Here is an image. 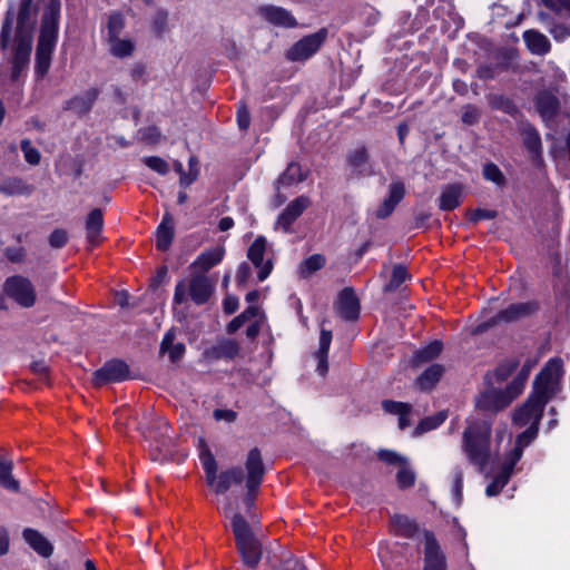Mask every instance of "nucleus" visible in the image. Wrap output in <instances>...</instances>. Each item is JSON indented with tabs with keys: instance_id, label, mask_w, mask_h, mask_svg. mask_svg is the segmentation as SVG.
<instances>
[{
	"instance_id": "obj_59",
	"label": "nucleus",
	"mask_w": 570,
	"mask_h": 570,
	"mask_svg": "<svg viewBox=\"0 0 570 570\" xmlns=\"http://www.w3.org/2000/svg\"><path fill=\"white\" fill-rule=\"evenodd\" d=\"M377 456L387 464H403L406 459L391 450H380Z\"/></svg>"
},
{
	"instance_id": "obj_19",
	"label": "nucleus",
	"mask_w": 570,
	"mask_h": 570,
	"mask_svg": "<svg viewBox=\"0 0 570 570\" xmlns=\"http://www.w3.org/2000/svg\"><path fill=\"white\" fill-rule=\"evenodd\" d=\"M405 195V187L401 181H394L389 187V196L383 200L375 212V216L380 219L389 217L396 205L403 199Z\"/></svg>"
},
{
	"instance_id": "obj_56",
	"label": "nucleus",
	"mask_w": 570,
	"mask_h": 570,
	"mask_svg": "<svg viewBox=\"0 0 570 570\" xmlns=\"http://www.w3.org/2000/svg\"><path fill=\"white\" fill-rule=\"evenodd\" d=\"M167 22L168 13L164 10L157 11L153 19V30L158 37H161L167 31Z\"/></svg>"
},
{
	"instance_id": "obj_51",
	"label": "nucleus",
	"mask_w": 570,
	"mask_h": 570,
	"mask_svg": "<svg viewBox=\"0 0 570 570\" xmlns=\"http://www.w3.org/2000/svg\"><path fill=\"white\" fill-rule=\"evenodd\" d=\"M450 416L449 410H442L433 415L424 417L417 425V428H438L445 423Z\"/></svg>"
},
{
	"instance_id": "obj_48",
	"label": "nucleus",
	"mask_w": 570,
	"mask_h": 570,
	"mask_svg": "<svg viewBox=\"0 0 570 570\" xmlns=\"http://www.w3.org/2000/svg\"><path fill=\"white\" fill-rule=\"evenodd\" d=\"M519 366L517 358H509L503 361L494 371V376L498 383L505 381Z\"/></svg>"
},
{
	"instance_id": "obj_64",
	"label": "nucleus",
	"mask_w": 570,
	"mask_h": 570,
	"mask_svg": "<svg viewBox=\"0 0 570 570\" xmlns=\"http://www.w3.org/2000/svg\"><path fill=\"white\" fill-rule=\"evenodd\" d=\"M237 124L242 130H246L250 124V115L245 105L238 107Z\"/></svg>"
},
{
	"instance_id": "obj_14",
	"label": "nucleus",
	"mask_w": 570,
	"mask_h": 570,
	"mask_svg": "<svg viewBox=\"0 0 570 570\" xmlns=\"http://www.w3.org/2000/svg\"><path fill=\"white\" fill-rule=\"evenodd\" d=\"M267 249V239L264 236H258L247 249V258L257 269V276L261 282L265 281L273 269V262L271 258L264 261Z\"/></svg>"
},
{
	"instance_id": "obj_6",
	"label": "nucleus",
	"mask_w": 570,
	"mask_h": 570,
	"mask_svg": "<svg viewBox=\"0 0 570 570\" xmlns=\"http://www.w3.org/2000/svg\"><path fill=\"white\" fill-rule=\"evenodd\" d=\"M562 375V360L551 358L535 376L531 394L542 402L548 403L560 392Z\"/></svg>"
},
{
	"instance_id": "obj_31",
	"label": "nucleus",
	"mask_w": 570,
	"mask_h": 570,
	"mask_svg": "<svg viewBox=\"0 0 570 570\" xmlns=\"http://www.w3.org/2000/svg\"><path fill=\"white\" fill-rule=\"evenodd\" d=\"M463 188L460 184L448 185L443 188L439 198V207L442 210H453L461 204Z\"/></svg>"
},
{
	"instance_id": "obj_27",
	"label": "nucleus",
	"mask_w": 570,
	"mask_h": 570,
	"mask_svg": "<svg viewBox=\"0 0 570 570\" xmlns=\"http://www.w3.org/2000/svg\"><path fill=\"white\" fill-rule=\"evenodd\" d=\"M243 562L249 568H256L262 559V544L257 538L236 544Z\"/></svg>"
},
{
	"instance_id": "obj_55",
	"label": "nucleus",
	"mask_w": 570,
	"mask_h": 570,
	"mask_svg": "<svg viewBox=\"0 0 570 570\" xmlns=\"http://www.w3.org/2000/svg\"><path fill=\"white\" fill-rule=\"evenodd\" d=\"M13 18L12 12L8 11L2 24L0 45L2 49H6L10 43L11 31H12Z\"/></svg>"
},
{
	"instance_id": "obj_42",
	"label": "nucleus",
	"mask_w": 570,
	"mask_h": 570,
	"mask_svg": "<svg viewBox=\"0 0 570 570\" xmlns=\"http://www.w3.org/2000/svg\"><path fill=\"white\" fill-rule=\"evenodd\" d=\"M394 531L405 538H413L417 532V525L410 518L396 514L391 519Z\"/></svg>"
},
{
	"instance_id": "obj_58",
	"label": "nucleus",
	"mask_w": 570,
	"mask_h": 570,
	"mask_svg": "<svg viewBox=\"0 0 570 570\" xmlns=\"http://www.w3.org/2000/svg\"><path fill=\"white\" fill-rule=\"evenodd\" d=\"M479 118H480V110L478 107H475L473 105H465L462 108L461 119H462L463 124L469 125V126L474 125L479 121Z\"/></svg>"
},
{
	"instance_id": "obj_20",
	"label": "nucleus",
	"mask_w": 570,
	"mask_h": 570,
	"mask_svg": "<svg viewBox=\"0 0 570 570\" xmlns=\"http://www.w3.org/2000/svg\"><path fill=\"white\" fill-rule=\"evenodd\" d=\"M22 538L26 543L40 557L49 558L53 553V546L50 541L38 530L26 528L22 531Z\"/></svg>"
},
{
	"instance_id": "obj_57",
	"label": "nucleus",
	"mask_w": 570,
	"mask_h": 570,
	"mask_svg": "<svg viewBox=\"0 0 570 570\" xmlns=\"http://www.w3.org/2000/svg\"><path fill=\"white\" fill-rule=\"evenodd\" d=\"M144 163L150 169L157 171L160 175H166L169 171V165L166 160L157 156L146 157Z\"/></svg>"
},
{
	"instance_id": "obj_13",
	"label": "nucleus",
	"mask_w": 570,
	"mask_h": 570,
	"mask_svg": "<svg viewBox=\"0 0 570 570\" xmlns=\"http://www.w3.org/2000/svg\"><path fill=\"white\" fill-rule=\"evenodd\" d=\"M423 538V570H446V557L442 551L434 533L432 531L424 530Z\"/></svg>"
},
{
	"instance_id": "obj_39",
	"label": "nucleus",
	"mask_w": 570,
	"mask_h": 570,
	"mask_svg": "<svg viewBox=\"0 0 570 570\" xmlns=\"http://www.w3.org/2000/svg\"><path fill=\"white\" fill-rule=\"evenodd\" d=\"M13 464L0 456V485L9 491L18 492L19 481L12 475Z\"/></svg>"
},
{
	"instance_id": "obj_32",
	"label": "nucleus",
	"mask_w": 570,
	"mask_h": 570,
	"mask_svg": "<svg viewBox=\"0 0 570 570\" xmlns=\"http://www.w3.org/2000/svg\"><path fill=\"white\" fill-rule=\"evenodd\" d=\"M32 12L33 0H20L16 36H21L22 33L31 35L30 31L32 28Z\"/></svg>"
},
{
	"instance_id": "obj_52",
	"label": "nucleus",
	"mask_w": 570,
	"mask_h": 570,
	"mask_svg": "<svg viewBox=\"0 0 570 570\" xmlns=\"http://www.w3.org/2000/svg\"><path fill=\"white\" fill-rule=\"evenodd\" d=\"M483 176L487 180H490L498 186L504 185V181H505L504 176H503L502 171L500 170V168L495 164L489 163V164L484 165Z\"/></svg>"
},
{
	"instance_id": "obj_8",
	"label": "nucleus",
	"mask_w": 570,
	"mask_h": 570,
	"mask_svg": "<svg viewBox=\"0 0 570 570\" xmlns=\"http://www.w3.org/2000/svg\"><path fill=\"white\" fill-rule=\"evenodd\" d=\"M327 35V29L322 28L314 33L303 37L286 51V59L293 62L305 61L309 59L323 46Z\"/></svg>"
},
{
	"instance_id": "obj_22",
	"label": "nucleus",
	"mask_w": 570,
	"mask_h": 570,
	"mask_svg": "<svg viewBox=\"0 0 570 570\" xmlns=\"http://www.w3.org/2000/svg\"><path fill=\"white\" fill-rule=\"evenodd\" d=\"M535 106L542 119L550 121L558 115L560 102L551 91L543 90L537 95Z\"/></svg>"
},
{
	"instance_id": "obj_35",
	"label": "nucleus",
	"mask_w": 570,
	"mask_h": 570,
	"mask_svg": "<svg viewBox=\"0 0 570 570\" xmlns=\"http://www.w3.org/2000/svg\"><path fill=\"white\" fill-rule=\"evenodd\" d=\"M174 238L173 218L166 214L157 228L156 246L160 250H167Z\"/></svg>"
},
{
	"instance_id": "obj_44",
	"label": "nucleus",
	"mask_w": 570,
	"mask_h": 570,
	"mask_svg": "<svg viewBox=\"0 0 570 570\" xmlns=\"http://www.w3.org/2000/svg\"><path fill=\"white\" fill-rule=\"evenodd\" d=\"M487 100L491 108L495 110H500L511 116L518 112L517 106L512 102L510 98H508L504 95L491 94L487 96Z\"/></svg>"
},
{
	"instance_id": "obj_33",
	"label": "nucleus",
	"mask_w": 570,
	"mask_h": 570,
	"mask_svg": "<svg viewBox=\"0 0 570 570\" xmlns=\"http://www.w3.org/2000/svg\"><path fill=\"white\" fill-rule=\"evenodd\" d=\"M174 440L171 438H156L150 442L151 459L154 461H168L173 456Z\"/></svg>"
},
{
	"instance_id": "obj_5",
	"label": "nucleus",
	"mask_w": 570,
	"mask_h": 570,
	"mask_svg": "<svg viewBox=\"0 0 570 570\" xmlns=\"http://www.w3.org/2000/svg\"><path fill=\"white\" fill-rule=\"evenodd\" d=\"M215 292V281L203 273H195L186 281L176 284L174 304L179 305L189 298L197 305L206 304Z\"/></svg>"
},
{
	"instance_id": "obj_41",
	"label": "nucleus",
	"mask_w": 570,
	"mask_h": 570,
	"mask_svg": "<svg viewBox=\"0 0 570 570\" xmlns=\"http://www.w3.org/2000/svg\"><path fill=\"white\" fill-rule=\"evenodd\" d=\"M325 257L322 254H314L305 258L298 267V274L302 278L311 277L315 272L325 265Z\"/></svg>"
},
{
	"instance_id": "obj_3",
	"label": "nucleus",
	"mask_w": 570,
	"mask_h": 570,
	"mask_svg": "<svg viewBox=\"0 0 570 570\" xmlns=\"http://www.w3.org/2000/svg\"><path fill=\"white\" fill-rule=\"evenodd\" d=\"M60 17V0H49L42 19L40 36L36 50V72L43 77L51 63V55L58 38V21Z\"/></svg>"
},
{
	"instance_id": "obj_37",
	"label": "nucleus",
	"mask_w": 570,
	"mask_h": 570,
	"mask_svg": "<svg viewBox=\"0 0 570 570\" xmlns=\"http://www.w3.org/2000/svg\"><path fill=\"white\" fill-rule=\"evenodd\" d=\"M232 529L235 535L236 544L256 538L250 530L248 522L240 513H235L232 518Z\"/></svg>"
},
{
	"instance_id": "obj_25",
	"label": "nucleus",
	"mask_w": 570,
	"mask_h": 570,
	"mask_svg": "<svg viewBox=\"0 0 570 570\" xmlns=\"http://www.w3.org/2000/svg\"><path fill=\"white\" fill-rule=\"evenodd\" d=\"M225 254L224 247H214L203 252L196 261L190 265V268L197 273L205 274L207 271L220 263Z\"/></svg>"
},
{
	"instance_id": "obj_50",
	"label": "nucleus",
	"mask_w": 570,
	"mask_h": 570,
	"mask_svg": "<svg viewBox=\"0 0 570 570\" xmlns=\"http://www.w3.org/2000/svg\"><path fill=\"white\" fill-rule=\"evenodd\" d=\"M463 469L461 466H454L452 470V493L456 504L462 501V489H463Z\"/></svg>"
},
{
	"instance_id": "obj_54",
	"label": "nucleus",
	"mask_w": 570,
	"mask_h": 570,
	"mask_svg": "<svg viewBox=\"0 0 570 570\" xmlns=\"http://www.w3.org/2000/svg\"><path fill=\"white\" fill-rule=\"evenodd\" d=\"M21 150L26 161L30 165H38L40 163L41 155L37 148L32 147L30 140L23 139L21 141Z\"/></svg>"
},
{
	"instance_id": "obj_23",
	"label": "nucleus",
	"mask_w": 570,
	"mask_h": 570,
	"mask_svg": "<svg viewBox=\"0 0 570 570\" xmlns=\"http://www.w3.org/2000/svg\"><path fill=\"white\" fill-rule=\"evenodd\" d=\"M104 215L100 208H94L86 217V238L91 246H97L101 239Z\"/></svg>"
},
{
	"instance_id": "obj_28",
	"label": "nucleus",
	"mask_w": 570,
	"mask_h": 570,
	"mask_svg": "<svg viewBox=\"0 0 570 570\" xmlns=\"http://www.w3.org/2000/svg\"><path fill=\"white\" fill-rule=\"evenodd\" d=\"M99 95L98 89H90L86 91L82 96H76L68 101H66L65 109L73 111L78 115H83L89 112L94 102L96 101Z\"/></svg>"
},
{
	"instance_id": "obj_29",
	"label": "nucleus",
	"mask_w": 570,
	"mask_h": 570,
	"mask_svg": "<svg viewBox=\"0 0 570 570\" xmlns=\"http://www.w3.org/2000/svg\"><path fill=\"white\" fill-rule=\"evenodd\" d=\"M523 40L528 49L538 56H544L550 51L551 45L549 39L538 30H527L523 32Z\"/></svg>"
},
{
	"instance_id": "obj_36",
	"label": "nucleus",
	"mask_w": 570,
	"mask_h": 570,
	"mask_svg": "<svg viewBox=\"0 0 570 570\" xmlns=\"http://www.w3.org/2000/svg\"><path fill=\"white\" fill-rule=\"evenodd\" d=\"M382 406L386 413L395 414L399 416V426L406 428L411 424L409 420V414L411 412V405L403 402H396L391 400H385L382 402Z\"/></svg>"
},
{
	"instance_id": "obj_61",
	"label": "nucleus",
	"mask_w": 570,
	"mask_h": 570,
	"mask_svg": "<svg viewBox=\"0 0 570 570\" xmlns=\"http://www.w3.org/2000/svg\"><path fill=\"white\" fill-rule=\"evenodd\" d=\"M470 220L473 223H476L481 219H494L498 216V213L492 209H483V208H476L472 212H470Z\"/></svg>"
},
{
	"instance_id": "obj_4",
	"label": "nucleus",
	"mask_w": 570,
	"mask_h": 570,
	"mask_svg": "<svg viewBox=\"0 0 570 570\" xmlns=\"http://www.w3.org/2000/svg\"><path fill=\"white\" fill-rule=\"evenodd\" d=\"M537 435L538 430H524L517 436L512 448L504 453L503 462L499 473L485 489V494L488 497H494L499 494L501 490L508 484L515 464L523 455L524 449L535 440Z\"/></svg>"
},
{
	"instance_id": "obj_9",
	"label": "nucleus",
	"mask_w": 570,
	"mask_h": 570,
	"mask_svg": "<svg viewBox=\"0 0 570 570\" xmlns=\"http://www.w3.org/2000/svg\"><path fill=\"white\" fill-rule=\"evenodd\" d=\"M3 288L6 294L21 307L30 308L36 304V288L31 281L23 276L9 277Z\"/></svg>"
},
{
	"instance_id": "obj_12",
	"label": "nucleus",
	"mask_w": 570,
	"mask_h": 570,
	"mask_svg": "<svg viewBox=\"0 0 570 570\" xmlns=\"http://www.w3.org/2000/svg\"><path fill=\"white\" fill-rule=\"evenodd\" d=\"M130 368L127 363L121 360H111L92 375V384L97 387L107 383L122 382L130 379Z\"/></svg>"
},
{
	"instance_id": "obj_60",
	"label": "nucleus",
	"mask_w": 570,
	"mask_h": 570,
	"mask_svg": "<svg viewBox=\"0 0 570 570\" xmlns=\"http://www.w3.org/2000/svg\"><path fill=\"white\" fill-rule=\"evenodd\" d=\"M68 240V233L65 229H55L49 236V244L53 248L62 247Z\"/></svg>"
},
{
	"instance_id": "obj_10",
	"label": "nucleus",
	"mask_w": 570,
	"mask_h": 570,
	"mask_svg": "<svg viewBox=\"0 0 570 570\" xmlns=\"http://www.w3.org/2000/svg\"><path fill=\"white\" fill-rule=\"evenodd\" d=\"M547 403L530 394L512 413V422L519 426L538 428Z\"/></svg>"
},
{
	"instance_id": "obj_40",
	"label": "nucleus",
	"mask_w": 570,
	"mask_h": 570,
	"mask_svg": "<svg viewBox=\"0 0 570 570\" xmlns=\"http://www.w3.org/2000/svg\"><path fill=\"white\" fill-rule=\"evenodd\" d=\"M33 191V187L19 178L9 179L0 185V193L13 196H29Z\"/></svg>"
},
{
	"instance_id": "obj_24",
	"label": "nucleus",
	"mask_w": 570,
	"mask_h": 570,
	"mask_svg": "<svg viewBox=\"0 0 570 570\" xmlns=\"http://www.w3.org/2000/svg\"><path fill=\"white\" fill-rule=\"evenodd\" d=\"M347 164L357 176H370L374 174L370 164V155L365 147H358L347 155Z\"/></svg>"
},
{
	"instance_id": "obj_38",
	"label": "nucleus",
	"mask_w": 570,
	"mask_h": 570,
	"mask_svg": "<svg viewBox=\"0 0 570 570\" xmlns=\"http://www.w3.org/2000/svg\"><path fill=\"white\" fill-rule=\"evenodd\" d=\"M109 51L114 57L127 58L135 51V43L131 39L114 37L108 39Z\"/></svg>"
},
{
	"instance_id": "obj_18",
	"label": "nucleus",
	"mask_w": 570,
	"mask_h": 570,
	"mask_svg": "<svg viewBox=\"0 0 570 570\" xmlns=\"http://www.w3.org/2000/svg\"><path fill=\"white\" fill-rule=\"evenodd\" d=\"M338 315L345 321H356L360 316V301L353 288L345 287L338 293L335 302Z\"/></svg>"
},
{
	"instance_id": "obj_21",
	"label": "nucleus",
	"mask_w": 570,
	"mask_h": 570,
	"mask_svg": "<svg viewBox=\"0 0 570 570\" xmlns=\"http://www.w3.org/2000/svg\"><path fill=\"white\" fill-rule=\"evenodd\" d=\"M263 19L277 27L292 28L296 26L295 18L285 9L275 6H264L258 9Z\"/></svg>"
},
{
	"instance_id": "obj_15",
	"label": "nucleus",
	"mask_w": 570,
	"mask_h": 570,
	"mask_svg": "<svg viewBox=\"0 0 570 570\" xmlns=\"http://www.w3.org/2000/svg\"><path fill=\"white\" fill-rule=\"evenodd\" d=\"M31 47V35L22 33L21 36H16L11 80H18L22 71L27 68L30 60Z\"/></svg>"
},
{
	"instance_id": "obj_63",
	"label": "nucleus",
	"mask_w": 570,
	"mask_h": 570,
	"mask_svg": "<svg viewBox=\"0 0 570 570\" xmlns=\"http://www.w3.org/2000/svg\"><path fill=\"white\" fill-rule=\"evenodd\" d=\"M543 4L550 10L559 13L562 10L570 12V0H542Z\"/></svg>"
},
{
	"instance_id": "obj_7",
	"label": "nucleus",
	"mask_w": 570,
	"mask_h": 570,
	"mask_svg": "<svg viewBox=\"0 0 570 570\" xmlns=\"http://www.w3.org/2000/svg\"><path fill=\"white\" fill-rule=\"evenodd\" d=\"M538 311V304L534 302L515 303L498 312L494 316L481 322L471 330V334L479 335L484 332L505 324L518 322L524 317L534 314Z\"/></svg>"
},
{
	"instance_id": "obj_2",
	"label": "nucleus",
	"mask_w": 570,
	"mask_h": 570,
	"mask_svg": "<svg viewBox=\"0 0 570 570\" xmlns=\"http://www.w3.org/2000/svg\"><path fill=\"white\" fill-rule=\"evenodd\" d=\"M507 440L510 450L514 444L507 430H464L462 450L469 462L483 472L499 461L501 443Z\"/></svg>"
},
{
	"instance_id": "obj_53",
	"label": "nucleus",
	"mask_w": 570,
	"mask_h": 570,
	"mask_svg": "<svg viewBox=\"0 0 570 570\" xmlns=\"http://www.w3.org/2000/svg\"><path fill=\"white\" fill-rule=\"evenodd\" d=\"M108 39L119 37L124 27L125 20L120 13H112L108 19Z\"/></svg>"
},
{
	"instance_id": "obj_49",
	"label": "nucleus",
	"mask_w": 570,
	"mask_h": 570,
	"mask_svg": "<svg viewBox=\"0 0 570 570\" xmlns=\"http://www.w3.org/2000/svg\"><path fill=\"white\" fill-rule=\"evenodd\" d=\"M532 368V364L525 363L521 371L518 373V375L512 380V382L509 384L510 390L514 392L518 396L522 393L524 389V384L529 377L530 371Z\"/></svg>"
},
{
	"instance_id": "obj_34",
	"label": "nucleus",
	"mask_w": 570,
	"mask_h": 570,
	"mask_svg": "<svg viewBox=\"0 0 570 570\" xmlns=\"http://www.w3.org/2000/svg\"><path fill=\"white\" fill-rule=\"evenodd\" d=\"M306 177L307 171H304L299 164L292 161L276 180V188L278 189L279 186H291L293 184L302 183Z\"/></svg>"
},
{
	"instance_id": "obj_30",
	"label": "nucleus",
	"mask_w": 570,
	"mask_h": 570,
	"mask_svg": "<svg viewBox=\"0 0 570 570\" xmlns=\"http://www.w3.org/2000/svg\"><path fill=\"white\" fill-rule=\"evenodd\" d=\"M332 342V332L322 328L320 334L318 350L315 352V358L317 360L316 371L321 376H324L328 371V350Z\"/></svg>"
},
{
	"instance_id": "obj_26",
	"label": "nucleus",
	"mask_w": 570,
	"mask_h": 570,
	"mask_svg": "<svg viewBox=\"0 0 570 570\" xmlns=\"http://www.w3.org/2000/svg\"><path fill=\"white\" fill-rule=\"evenodd\" d=\"M520 132L522 136L523 145L532 155V158H539L542 151V145L540 135L537 129L529 122H521Z\"/></svg>"
},
{
	"instance_id": "obj_45",
	"label": "nucleus",
	"mask_w": 570,
	"mask_h": 570,
	"mask_svg": "<svg viewBox=\"0 0 570 570\" xmlns=\"http://www.w3.org/2000/svg\"><path fill=\"white\" fill-rule=\"evenodd\" d=\"M442 352V343L440 341H434L421 351L416 352L413 356L412 363L417 366L422 363L429 362Z\"/></svg>"
},
{
	"instance_id": "obj_46",
	"label": "nucleus",
	"mask_w": 570,
	"mask_h": 570,
	"mask_svg": "<svg viewBox=\"0 0 570 570\" xmlns=\"http://www.w3.org/2000/svg\"><path fill=\"white\" fill-rule=\"evenodd\" d=\"M415 473L405 461L396 473V483L400 489H406L414 484Z\"/></svg>"
},
{
	"instance_id": "obj_62",
	"label": "nucleus",
	"mask_w": 570,
	"mask_h": 570,
	"mask_svg": "<svg viewBox=\"0 0 570 570\" xmlns=\"http://www.w3.org/2000/svg\"><path fill=\"white\" fill-rule=\"evenodd\" d=\"M214 417L216 419V421L218 422H224L226 424H232L235 422V419H236V412L232 411V410H226V409H217L214 411L213 413Z\"/></svg>"
},
{
	"instance_id": "obj_11",
	"label": "nucleus",
	"mask_w": 570,
	"mask_h": 570,
	"mask_svg": "<svg viewBox=\"0 0 570 570\" xmlns=\"http://www.w3.org/2000/svg\"><path fill=\"white\" fill-rule=\"evenodd\" d=\"M517 397L518 395L510 390L509 385L504 390L491 387L476 397L475 405L479 410L495 413L507 407Z\"/></svg>"
},
{
	"instance_id": "obj_47",
	"label": "nucleus",
	"mask_w": 570,
	"mask_h": 570,
	"mask_svg": "<svg viewBox=\"0 0 570 570\" xmlns=\"http://www.w3.org/2000/svg\"><path fill=\"white\" fill-rule=\"evenodd\" d=\"M409 277L407 271L403 265H395L393 267L392 277L390 282L385 285V292H394L396 291L403 282H405Z\"/></svg>"
},
{
	"instance_id": "obj_17",
	"label": "nucleus",
	"mask_w": 570,
	"mask_h": 570,
	"mask_svg": "<svg viewBox=\"0 0 570 570\" xmlns=\"http://www.w3.org/2000/svg\"><path fill=\"white\" fill-rule=\"evenodd\" d=\"M240 352V345L236 340L220 337L215 344L205 350L204 357L208 361L234 360Z\"/></svg>"
},
{
	"instance_id": "obj_43",
	"label": "nucleus",
	"mask_w": 570,
	"mask_h": 570,
	"mask_svg": "<svg viewBox=\"0 0 570 570\" xmlns=\"http://www.w3.org/2000/svg\"><path fill=\"white\" fill-rule=\"evenodd\" d=\"M444 373V367L440 364L429 366L417 379L421 389L429 390L439 382Z\"/></svg>"
},
{
	"instance_id": "obj_16",
	"label": "nucleus",
	"mask_w": 570,
	"mask_h": 570,
	"mask_svg": "<svg viewBox=\"0 0 570 570\" xmlns=\"http://www.w3.org/2000/svg\"><path fill=\"white\" fill-rule=\"evenodd\" d=\"M312 205L308 196L302 195L293 199L277 217L275 228L291 232L293 223Z\"/></svg>"
},
{
	"instance_id": "obj_1",
	"label": "nucleus",
	"mask_w": 570,
	"mask_h": 570,
	"mask_svg": "<svg viewBox=\"0 0 570 570\" xmlns=\"http://www.w3.org/2000/svg\"><path fill=\"white\" fill-rule=\"evenodd\" d=\"M197 449L207 484L213 487L217 494H222L227 492L233 485L242 484L245 479L247 489L245 503L250 508L266 471L259 449L253 448L247 454L245 461L246 476H244V472L239 466H233L218 474L215 456L202 436L197 440Z\"/></svg>"
}]
</instances>
